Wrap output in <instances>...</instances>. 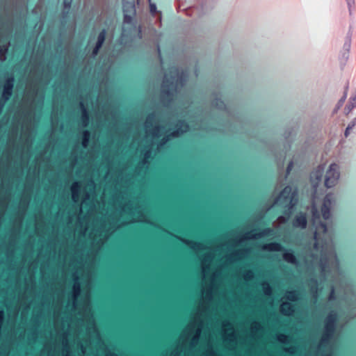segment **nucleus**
I'll return each mask as SVG.
<instances>
[{
  "label": "nucleus",
  "instance_id": "774afa93",
  "mask_svg": "<svg viewBox=\"0 0 356 356\" xmlns=\"http://www.w3.org/2000/svg\"><path fill=\"white\" fill-rule=\"evenodd\" d=\"M157 49H158L159 55V56H160L161 61H162V58H161V50H160V47H159V45H158V47H157Z\"/></svg>",
  "mask_w": 356,
  "mask_h": 356
},
{
  "label": "nucleus",
  "instance_id": "20e7f679",
  "mask_svg": "<svg viewBox=\"0 0 356 356\" xmlns=\"http://www.w3.org/2000/svg\"><path fill=\"white\" fill-rule=\"evenodd\" d=\"M119 227L120 226L115 222L108 225L106 221H103L97 229L90 233V235H94V237L96 238L95 241L100 244H104Z\"/></svg>",
  "mask_w": 356,
  "mask_h": 356
},
{
  "label": "nucleus",
  "instance_id": "bf43d9fd",
  "mask_svg": "<svg viewBox=\"0 0 356 356\" xmlns=\"http://www.w3.org/2000/svg\"><path fill=\"white\" fill-rule=\"evenodd\" d=\"M349 103L353 104V106L356 107V96L354 95L350 98Z\"/></svg>",
  "mask_w": 356,
  "mask_h": 356
},
{
  "label": "nucleus",
  "instance_id": "ea45409f",
  "mask_svg": "<svg viewBox=\"0 0 356 356\" xmlns=\"http://www.w3.org/2000/svg\"><path fill=\"white\" fill-rule=\"evenodd\" d=\"M200 338L199 337H197V335H193L191 337V341H190V345L191 347H195L198 342H199V340H200Z\"/></svg>",
  "mask_w": 356,
  "mask_h": 356
},
{
  "label": "nucleus",
  "instance_id": "423d86ee",
  "mask_svg": "<svg viewBox=\"0 0 356 356\" xmlns=\"http://www.w3.org/2000/svg\"><path fill=\"white\" fill-rule=\"evenodd\" d=\"M14 84L15 78L13 75L8 77L3 83V90L0 99V114L2 113L6 102L13 95Z\"/></svg>",
  "mask_w": 356,
  "mask_h": 356
},
{
  "label": "nucleus",
  "instance_id": "a878e982",
  "mask_svg": "<svg viewBox=\"0 0 356 356\" xmlns=\"http://www.w3.org/2000/svg\"><path fill=\"white\" fill-rule=\"evenodd\" d=\"M282 257L283 259L289 264L294 265L298 264V260L291 250H290L289 251H286L283 254Z\"/></svg>",
  "mask_w": 356,
  "mask_h": 356
},
{
  "label": "nucleus",
  "instance_id": "e2e57ef3",
  "mask_svg": "<svg viewBox=\"0 0 356 356\" xmlns=\"http://www.w3.org/2000/svg\"><path fill=\"white\" fill-rule=\"evenodd\" d=\"M31 337L33 338V339L34 341H35L38 338V332L35 331V332H33L32 334H31Z\"/></svg>",
  "mask_w": 356,
  "mask_h": 356
},
{
  "label": "nucleus",
  "instance_id": "4c0bfd02",
  "mask_svg": "<svg viewBox=\"0 0 356 356\" xmlns=\"http://www.w3.org/2000/svg\"><path fill=\"white\" fill-rule=\"evenodd\" d=\"M213 106L218 109L225 108V104L220 99L216 98L213 102Z\"/></svg>",
  "mask_w": 356,
  "mask_h": 356
},
{
  "label": "nucleus",
  "instance_id": "39448f33",
  "mask_svg": "<svg viewBox=\"0 0 356 356\" xmlns=\"http://www.w3.org/2000/svg\"><path fill=\"white\" fill-rule=\"evenodd\" d=\"M203 329V321L197 316L194 318L193 321H191L187 326L184 329L181 337H185L188 339L189 337L193 334L200 337Z\"/></svg>",
  "mask_w": 356,
  "mask_h": 356
},
{
  "label": "nucleus",
  "instance_id": "6e6552de",
  "mask_svg": "<svg viewBox=\"0 0 356 356\" xmlns=\"http://www.w3.org/2000/svg\"><path fill=\"white\" fill-rule=\"evenodd\" d=\"M155 121V115L154 113L149 114L145 121V131L147 134L151 135L154 138L161 136L165 132V127L156 125L151 128Z\"/></svg>",
  "mask_w": 356,
  "mask_h": 356
},
{
  "label": "nucleus",
  "instance_id": "e433bc0d",
  "mask_svg": "<svg viewBox=\"0 0 356 356\" xmlns=\"http://www.w3.org/2000/svg\"><path fill=\"white\" fill-rule=\"evenodd\" d=\"M80 187V183L79 181H74L70 187L71 193L74 194H79Z\"/></svg>",
  "mask_w": 356,
  "mask_h": 356
},
{
  "label": "nucleus",
  "instance_id": "4d7b16f0",
  "mask_svg": "<svg viewBox=\"0 0 356 356\" xmlns=\"http://www.w3.org/2000/svg\"><path fill=\"white\" fill-rule=\"evenodd\" d=\"M329 300H335L334 289L333 287L331 289V291H330V296H329Z\"/></svg>",
  "mask_w": 356,
  "mask_h": 356
},
{
  "label": "nucleus",
  "instance_id": "f704fd0d",
  "mask_svg": "<svg viewBox=\"0 0 356 356\" xmlns=\"http://www.w3.org/2000/svg\"><path fill=\"white\" fill-rule=\"evenodd\" d=\"M276 339L280 343L283 344H288L291 341L290 337L282 333L277 334L276 336Z\"/></svg>",
  "mask_w": 356,
  "mask_h": 356
},
{
  "label": "nucleus",
  "instance_id": "7ed1b4c3",
  "mask_svg": "<svg viewBox=\"0 0 356 356\" xmlns=\"http://www.w3.org/2000/svg\"><path fill=\"white\" fill-rule=\"evenodd\" d=\"M298 200L297 188L293 189L290 186H286L275 198V204H279L287 209L284 211L286 216H280L278 217V220L280 222L285 223L288 221L291 210L298 203Z\"/></svg>",
  "mask_w": 356,
  "mask_h": 356
},
{
  "label": "nucleus",
  "instance_id": "13d9d810",
  "mask_svg": "<svg viewBox=\"0 0 356 356\" xmlns=\"http://www.w3.org/2000/svg\"><path fill=\"white\" fill-rule=\"evenodd\" d=\"M348 8L350 12L351 11V8L354 5L355 0H346Z\"/></svg>",
  "mask_w": 356,
  "mask_h": 356
},
{
  "label": "nucleus",
  "instance_id": "4468645a",
  "mask_svg": "<svg viewBox=\"0 0 356 356\" xmlns=\"http://www.w3.org/2000/svg\"><path fill=\"white\" fill-rule=\"evenodd\" d=\"M250 253V248L238 249L227 254L226 259L229 263H234L247 258Z\"/></svg>",
  "mask_w": 356,
  "mask_h": 356
},
{
  "label": "nucleus",
  "instance_id": "603ef678",
  "mask_svg": "<svg viewBox=\"0 0 356 356\" xmlns=\"http://www.w3.org/2000/svg\"><path fill=\"white\" fill-rule=\"evenodd\" d=\"M78 346L80 348L81 353L83 355H84L86 353V348L84 346V345L81 341L79 342Z\"/></svg>",
  "mask_w": 356,
  "mask_h": 356
},
{
  "label": "nucleus",
  "instance_id": "2f4dec72",
  "mask_svg": "<svg viewBox=\"0 0 356 356\" xmlns=\"http://www.w3.org/2000/svg\"><path fill=\"white\" fill-rule=\"evenodd\" d=\"M264 294L266 296H270L273 294V289L268 282H263L261 284Z\"/></svg>",
  "mask_w": 356,
  "mask_h": 356
},
{
  "label": "nucleus",
  "instance_id": "69168bd1",
  "mask_svg": "<svg viewBox=\"0 0 356 356\" xmlns=\"http://www.w3.org/2000/svg\"><path fill=\"white\" fill-rule=\"evenodd\" d=\"M356 125V123L355 122V121L353 120L352 122H350L349 124H348V126L349 127H351V128L353 129L355 126Z\"/></svg>",
  "mask_w": 356,
  "mask_h": 356
},
{
  "label": "nucleus",
  "instance_id": "1a4fd4ad",
  "mask_svg": "<svg viewBox=\"0 0 356 356\" xmlns=\"http://www.w3.org/2000/svg\"><path fill=\"white\" fill-rule=\"evenodd\" d=\"M140 0H122V11L124 22L130 24L136 14V4H139Z\"/></svg>",
  "mask_w": 356,
  "mask_h": 356
},
{
  "label": "nucleus",
  "instance_id": "09e8293b",
  "mask_svg": "<svg viewBox=\"0 0 356 356\" xmlns=\"http://www.w3.org/2000/svg\"><path fill=\"white\" fill-rule=\"evenodd\" d=\"M72 277L73 283L80 282L79 276L77 272L73 273Z\"/></svg>",
  "mask_w": 356,
  "mask_h": 356
},
{
  "label": "nucleus",
  "instance_id": "ddd939ff",
  "mask_svg": "<svg viewBox=\"0 0 356 356\" xmlns=\"http://www.w3.org/2000/svg\"><path fill=\"white\" fill-rule=\"evenodd\" d=\"M334 203L335 198L334 195L332 193L327 194L324 197L323 206L321 208V213L324 220H327L330 218V209Z\"/></svg>",
  "mask_w": 356,
  "mask_h": 356
},
{
  "label": "nucleus",
  "instance_id": "3c124183",
  "mask_svg": "<svg viewBox=\"0 0 356 356\" xmlns=\"http://www.w3.org/2000/svg\"><path fill=\"white\" fill-rule=\"evenodd\" d=\"M72 0H63V6L65 9H70Z\"/></svg>",
  "mask_w": 356,
  "mask_h": 356
},
{
  "label": "nucleus",
  "instance_id": "72a5a7b5",
  "mask_svg": "<svg viewBox=\"0 0 356 356\" xmlns=\"http://www.w3.org/2000/svg\"><path fill=\"white\" fill-rule=\"evenodd\" d=\"M347 98V90L344 92L343 95L341 97V99L338 101L337 104L335 106V108L333 110V114L337 113L338 111L342 107L346 99Z\"/></svg>",
  "mask_w": 356,
  "mask_h": 356
},
{
  "label": "nucleus",
  "instance_id": "c756f323",
  "mask_svg": "<svg viewBox=\"0 0 356 356\" xmlns=\"http://www.w3.org/2000/svg\"><path fill=\"white\" fill-rule=\"evenodd\" d=\"M10 44V42H8L6 44L0 46V60L1 62L6 60V54L8 51Z\"/></svg>",
  "mask_w": 356,
  "mask_h": 356
},
{
  "label": "nucleus",
  "instance_id": "dca6fc26",
  "mask_svg": "<svg viewBox=\"0 0 356 356\" xmlns=\"http://www.w3.org/2000/svg\"><path fill=\"white\" fill-rule=\"evenodd\" d=\"M81 287L80 282L73 283L72 290V305L74 309H76L78 304V299L81 295Z\"/></svg>",
  "mask_w": 356,
  "mask_h": 356
},
{
  "label": "nucleus",
  "instance_id": "9d476101",
  "mask_svg": "<svg viewBox=\"0 0 356 356\" xmlns=\"http://www.w3.org/2000/svg\"><path fill=\"white\" fill-rule=\"evenodd\" d=\"M340 177L339 167L336 163L330 165L325 177V186L327 188L334 186Z\"/></svg>",
  "mask_w": 356,
  "mask_h": 356
},
{
  "label": "nucleus",
  "instance_id": "412c9836",
  "mask_svg": "<svg viewBox=\"0 0 356 356\" xmlns=\"http://www.w3.org/2000/svg\"><path fill=\"white\" fill-rule=\"evenodd\" d=\"M62 354L63 356H71L72 355V348L70 345L68 334L67 333L63 334L62 338Z\"/></svg>",
  "mask_w": 356,
  "mask_h": 356
},
{
  "label": "nucleus",
  "instance_id": "c9c22d12",
  "mask_svg": "<svg viewBox=\"0 0 356 356\" xmlns=\"http://www.w3.org/2000/svg\"><path fill=\"white\" fill-rule=\"evenodd\" d=\"M243 278L246 282L251 281L254 279V273L252 270H248L243 273Z\"/></svg>",
  "mask_w": 356,
  "mask_h": 356
},
{
  "label": "nucleus",
  "instance_id": "b1692460",
  "mask_svg": "<svg viewBox=\"0 0 356 356\" xmlns=\"http://www.w3.org/2000/svg\"><path fill=\"white\" fill-rule=\"evenodd\" d=\"M80 106L81 109V122L83 127H87L89 125L90 117L88 109L84 106L82 102H80Z\"/></svg>",
  "mask_w": 356,
  "mask_h": 356
},
{
  "label": "nucleus",
  "instance_id": "473e14b6",
  "mask_svg": "<svg viewBox=\"0 0 356 356\" xmlns=\"http://www.w3.org/2000/svg\"><path fill=\"white\" fill-rule=\"evenodd\" d=\"M90 137V133L88 130H85L83 131L81 145L83 148H86L88 146Z\"/></svg>",
  "mask_w": 356,
  "mask_h": 356
},
{
  "label": "nucleus",
  "instance_id": "a19ab883",
  "mask_svg": "<svg viewBox=\"0 0 356 356\" xmlns=\"http://www.w3.org/2000/svg\"><path fill=\"white\" fill-rule=\"evenodd\" d=\"M284 351L287 353L293 355L297 351V347L294 346H291L289 347H286V348H284Z\"/></svg>",
  "mask_w": 356,
  "mask_h": 356
},
{
  "label": "nucleus",
  "instance_id": "7c9ffc66",
  "mask_svg": "<svg viewBox=\"0 0 356 356\" xmlns=\"http://www.w3.org/2000/svg\"><path fill=\"white\" fill-rule=\"evenodd\" d=\"M333 336L334 334L326 332L325 331H324V333L323 334L322 337L321 339V341L319 343V346H323L325 344H327L329 342V341L333 337Z\"/></svg>",
  "mask_w": 356,
  "mask_h": 356
},
{
  "label": "nucleus",
  "instance_id": "6e6d98bb",
  "mask_svg": "<svg viewBox=\"0 0 356 356\" xmlns=\"http://www.w3.org/2000/svg\"><path fill=\"white\" fill-rule=\"evenodd\" d=\"M72 200L75 203L78 202L79 200V194L72 193Z\"/></svg>",
  "mask_w": 356,
  "mask_h": 356
},
{
  "label": "nucleus",
  "instance_id": "79ce46f5",
  "mask_svg": "<svg viewBox=\"0 0 356 356\" xmlns=\"http://www.w3.org/2000/svg\"><path fill=\"white\" fill-rule=\"evenodd\" d=\"M182 353V348L177 346L170 353V356H180Z\"/></svg>",
  "mask_w": 356,
  "mask_h": 356
},
{
  "label": "nucleus",
  "instance_id": "f257e3e1",
  "mask_svg": "<svg viewBox=\"0 0 356 356\" xmlns=\"http://www.w3.org/2000/svg\"><path fill=\"white\" fill-rule=\"evenodd\" d=\"M312 222L315 228L314 238L315 240L314 248H317L321 241V256L320 259L321 272L324 276L329 271L338 272L339 270V261L337 258L334 244L332 241H327L324 238L327 232V226L322 222L320 213L314 204L312 206Z\"/></svg>",
  "mask_w": 356,
  "mask_h": 356
},
{
  "label": "nucleus",
  "instance_id": "4be33fe9",
  "mask_svg": "<svg viewBox=\"0 0 356 356\" xmlns=\"http://www.w3.org/2000/svg\"><path fill=\"white\" fill-rule=\"evenodd\" d=\"M106 35V31L105 29H103L99 33L98 37H97V41L96 42L95 47H94V49L92 50V53L93 56H95L97 55L99 49L102 47L103 43L105 41Z\"/></svg>",
  "mask_w": 356,
  "mask_h": 356
},
{
  "label": "nucleus",
  "instance_id": "680f3d73",
  "mask_svg": "<svg viewBox=\"0 0 356 356\" xmlns=\"http://www.w3.org/2000/svg\"><path fill=\"white\" fill-rule=\"evenodd\" d=\"M351 129H352L351 127H349L348 125V127H346V129L345 130V133H344V135H345L346 137H347L349 135L350 130H351Z\"/></svg>",
  "mask_w": 356,
  "mask_h": 356
},
{
  "label": "nucleus",
  "instance_id": "bb28decb",
  "mask_svg": "<svg viewBox=\"0 0 356 356\" xmlns=\"http://www.w3.org/2000/svg\"><path fill=\"white\" fill-rule=\"evenodd\" d=\"M202 297L209 302L213 298V284H210L207 289L202 291Z\"/></svg>",
  "mask_w": 356,
  "mask_h": 356
},
{
  "label": "nucleus",
  "instance_id": "58836bf2",
  "mask_svg": "<svg viewBox=\"0 0 356 356\" xmlns=\"http://www.w3.org/2000/svg\"><path fill=\"white\" fill-rule=\"evenodd\" d=\"M152 145H150L148 148L143 153V157L145 160H149L152 157Z\"/></svg>",
  "mask_w": 356,
  "mask_h": 356
},
{
  "label": "nucleus",
  "instance_id": "6ab92c4d",
  "mask_svg": "<svg viewBox=\"0 0 356 356\" xmlns=\"http://www.w3.org/2000/svg\"><path fill=\"white\" fill-rule=\"evenodd\" d=\"M324 172V166L319 165L316 170L312 172L311 175V179L313 182V186L316 188L321 181Z\"/></svg>",
  "mask_w": 356,
  "mask_h": 356
},
{
  "label": "nucleus",
  "instance_id": "f03ea898",
  "mask_svg": "<svg viewBox=\"0 0 356 356\" xmlns=\"http://www.w3.org/2000/svg\"><path fill=\"white\" fill-rule=\"evenodd\" d=\"M188 73L175 67L170 68L169 74L165 73L161 85V92L168 97L173 96L187 80Z\"/></svg>",
  "mask_w": 356,
  "mask_h": 356
},
{
  "label": "nucleus",
  "instance_id": "5701e85b",
  "mask_svg": "<svg viewBox=\"0 0 356 356\" xmlns=\"http://www.w3.org/2000/svg\"><path fill=\"white\" fill-rule=\"evenodd\" d=\"M261 250L268 252H280L284 250V248L279 243L272 242L262 245Z\"/></svg>",
  "mask_w": 356,
  "mask_h": 356
},
{
  "label": "nucleus",
  "instance_id": "f3484780",
  "mask_svg": "<svg viewBox=\"0 0 356 356\" xmlns=\"http://www.w3.org/2000/svg\"><path fill=\"white\" fill-rule=\"evenodd\" d=\"M180 241L185 245L189 246L192 250L195 251H200L207 250L209 248L200 242L194 241L190 239L180 238Z\"/></svg>",
  "mask_w": 356,
  "mask_h": 356
},
{
  "label": "nucleus",
  "instance_id": "9b49d317",
  "mask_svg": "<svg viewBox=\"0 0 356 356\" xmlns=\"http://www.w3.org/2000/svg\"><path fill=\"white\" fill-rule=\"evenodd\" d=\"M188 128L189 127L188 124L186 123L184 121H179L176 124V130L163 137L160 140L159 143L158 144V148L162 147L172 138L178 137L180 135L183 134L184 133L187 132Z\"/></svg>",
  "mask_w": 356,
  "mask_h": 356
},
{
  "label": "nucleus",
  "instance_id": "a211bd4d",
  "mask_svg": "<svg viewBox=\"0 0 356 356\" xmlns=\"http://www.w3.org/2000/svg\"><path fill=\"white\" fill-rule=\"evenodd\" d=\"M292 224L296 228H300L302 229H305L307 224L306 214L304 213H300L299 215L294 218Z\"/></svg>",
  "mask_w": 356,
  "mask_h": 356
},
{
  "label": "nucleus",
  "instance_id": "052dcab7",
  "mask_svg": "<svg viewBox=\"0 0 356 356\" xmlns=\"http://www.w3.org/2000/svg\"><path fill=\"white\" fill-rule=\"evenodd\" d=\"M90 197V193L88 192L85 193V194L83 195V202H84L85 201L89 200Z\"/></svg>",
  "mask_w": 356,
  "mask_h": 356
},
{
  "label": "nucleus",
  "instance_id": "de8ad7c7",
  "mask_svg": "<svg viewBox=\"0 0 356 356\" xmlns=\"http://www.w3.org/2000/svg\"><path fill=\"white\" fill-rule=\"evenodd\" d=\"M351 33H348L346 41L345 42V47H346L348 49L350 47V43H351Z\"/></svg>",
  "mask_w": 356,
  "mask_h": 356
},
{
  "label": "nucleus",
  "instance_id": "864d4df0",
  "mask_svg": "<svg viewBox=\"0 0 356 356\" xmlns=\"http://www.w3.org/2000/svg\"><path fill=\"white\" fill-rule=\"evenodd\" d=\"M293 166V163L291 161L289 162V163L287 165V168H286V175L290 174V172L292 170Z\"/></svg>",
  "mask_w": 356,
  "mask_h": 356
},
{
  "label": "nucleus",
  "instance_id": "8fccbe9b",
  "mask_svg": "<svg viewBox=\"0 0 356 356\" xmlns=\"http://www.w3.org/2000/svg\"><path fill=\"white\" fill-rule=\"evenodd\" d=\"M210 267L211 265L201 264L202 271L204 274L210 270Z\"/></svg>",
  "mask_w": 356,
  "mask_h": 356
},
{
  "label": "nucleus",
  "instance_id": "338daca9",
  "mask_svg": "<svg viewBox=\"0 0 356 356\" xmlns=\"http://www.w3.org/2000/svg\"><path fill=\"white\" fill-rule=\"evenodd\" d=\"M106 356H118L116 353H111L107 354Z\"/></svg>",
  "mask_w": 356,
  "mask_h": 356
},
{
  "label": "nucleus",
  "instance_id": "aec40b11",
  "mask_svg": "<svg viewBox=\"0 0 356 356\" xmlns=\"http://www.w3.org/2000/svg\"><path fill=\"white\" fill-rule=\"evenodd\" d=\"M280 310L281 314L286 316H291L295 312L294 307L289 302H283L280 305Z\"/></svg>",
  "mask_w": 356,
  "mask_h": 356
},
{
  "label": "nucleus",
  "instance_id": "0e129e2a",
  "mask_svg": "<svg viewBox=\"0 0 356 356\" xmlns=\"http://www.w3.org/2000/svg\"><path fill=\"white\" fill-rule=\"evenodd\" d=\"M140 163L142 165H146L149 163V160H145V158L143 157Z\"/></svg>",
  "mask_w": 356,
  "mask_h": 356
},
{
  "label": "nucleus",
  "instance_id": "0eeeda50",
  "mask_svg": "<svg viewBox=\"0 0 356 356\" xmlns=\"http://www.w3.org/2000/svg\"><path fill=\"white\" fill-rule=\"evenodd\" d=\"M222 337L223 341L227 343L236 345L237 343V333L232 323L228 321H224L222 323Z\"/></svg>",
  "mask_w": 356,
  "mask_h": 356
},
{
  "label": "nucleus",
  "instance_id": "37998d69",
  "mask_svg": "<svg viewBox=\"0 0 356 356\" xmlns=\"http://www.w3.org/2000/svg\"><path fill=\"white\" fill-rule=\"evenodd\" d=\"M149 3V11L152 15H154L157 12L156 5L152 3L151 0H148Z\"/></svg>",
  "mask_w": 356,
  "mask_h": 356
},
{
  "label": "nucleus",
  "instance_id": "f8f14e48",
  "mask_svg": "<svg viewBox=\"0 0 356 356\" xmlns=\"http://www.w3.org/2000/svg\"><path fill=\"white\" fill-rule=\"evenodd\" d=\"M273 232V229L271 228H265L262 229L259 232H254V230H251L249 232H245L244 234H243L241 236L238 237L236 239V243H242L243 242L248 241V240H254L261 238L262 237L268 236L272 234Z\"/></svg>",
  "mask_w": 356,
  "mask_h": 356
},
{
  "label": "nucleus",
  "instance_id": "5fc2aeb1",
  "mask_svg": "<svg viewBox=\"0 0 356 356\" xmlns=\"http://www.w3.org/2000/svg\"><path fill=\"white\" fill-rule=\"evenodd\" d=\"M5 318V313L3 309H0V324L3 325Z\"/></svg>",
  "mask_w": 356,
  "mask_h": 356
},
{
  "label": "nucleus",
  "instance_id": "a18cd8bd",
  "mask_svg": "<svg viewBox=\"0 0 356 356\" xmlns=\"http://www.w3.org/2000/svg\"><path fill=\"white\" fill-rule=\"evenodd\" d=\"M355 108V106H353V104L351 103H349L345 107V113L346 115L349 114L352 110Z\"/></svg>",
  "mask_w": 356,
  "mask_h": 356
},
{
  "label": "nucleus",
  "instance_id": "c85d7f7f",
  "mask_svg": "<svg viewBox=\"0 0 356 356\" xmlns=\"http://www.w3.org/2000/svg\"><path fill=\"white\" fill-rule=\"evenodd\" d=\"M213 258L214 254L212 252L204 253L201 258V264L211 265Z\"/></svg>",
  "mask_w": 356,
  "mask_h": 356
},
{
  "label": "nucleus",
  "instance_id": "49530a36",
  "mask_svg": "<svg viewBox=\"0 0 356 356\" xmlns=\"http://www.w3.org/2000/svg\"><path fill=\"white\" fill-rule=\"evenodd\" d=\"M207 356H219L216 354V351L213 350L212 346H209L207 350Z\"/></svg>",
  "mask_w": 356,
  "mask_h": 356
},
{
  "label": "nucleus",
  "instance_id": "2eb2a0df",
  "mask_svg": "<svg viewBox=\"0 0 356 356\" xmlns=\"http://www.w3.org/2000/svg\"><path fill=\"white\" fill-rule=\"evenodd\" d=\"M337 320V316L336 312L332 311L328 314L325 321L324 329L326 332L334 334Z\"/></svg>",
  "mask_w": 356,
  "mask_h": 356
},
{
  "label": "nucleus",
  "instance_id": "393cba45",
  "mask_svg": "<svg viewBox=\"0 0 356 356\" xmlns=\"http://www.w3.org/2000/svg\"><path fill=\"white\" fill-rule=\"evenodd\" d=\"M250 330L251 336L255 337L257 336L258 333L264 331V326L259 321H254L251 323Z\"/></svg>",
  "mask_w": 356,
  "mask_h": 356
},
{
  "label": "nucleus",
  "instance_id": "cd10ccee",
  "mask_svg": "<svg viewBox=\"0 0 356 356\" xmlns=\"http://www.w3.org/2000/svg\"><path fill=\"white\" fill-rule=\"evenodd\" d=\"M284 298L289 301L296 302L300 299V294L295 290L286 291Z\"/></svg>",
  "mask_w": 356,
  "mask_h": 356
},
{
  "label": "nucleus",
  "instance_id": "c03bdc74",
  "mask_svg": "<svg viewBox=\"0 0 356 356\" xmlns=\"http://www.w3.org/2000/svg\"><path fill=\"white\" fill-rule=\"evenodd\" d=\"M132 209L133 204L131 201H128L127 202H126L122 207V210L124 211H131Z\"/></svg>",
  "mask_w": 356,
  "mask_h": 356
}]
</instances>
